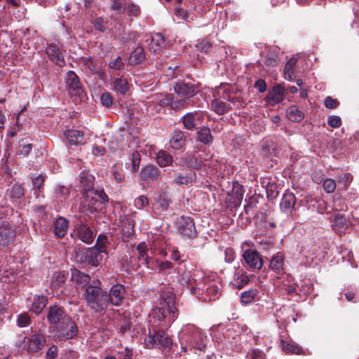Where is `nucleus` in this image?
Returning a JSON list of instances; mask_svg holds the SVG:
<instances>
[{"label":"nucleus","instance_id":"f257e3e1","mask_svg":"<svg viewBox=\"0 0 359 359\" xmlns=\"http://www.w3.org/2000/svg\"><path fill=\"white\" fill-rule=\"evenodd\" d=\"M82 299L86 301L87 306L93 312L100 313L109 306L107 292L102 288L100 281H95V285L88 286L82 292Z\"/></svg>","mask_w":359,"mask_h":359},{"label":"nucleus","instance_id":"f03ea898","mask_svg":"<svg viewBox=\"0 0 359 359\" xmlns=\"http://www.w3.org/2000/svg\"><path fill=\"white\" fill-rule=\"evenodd\" d=\"M160 306L153 310L154 318L160 322L158 327H168L177 318L175 298L171 294H164L159 303Z\"/></svg>","mask_w":359,"mask_h":359},{"label":"nucleus","instance_id":"7ed1b4c3","mask_svg":"<svg viewBox=\"0 0 359 359\" xmlns=\"http://www.w3.org/2000/svg\"><path fill=\"white\" fill-rule=\"evenodd\" d=\"M165 328L155 325H151L149 328V335L144 339L146 345L149 347L155 344L164 348H170L172 344V340L165 331Z\"/></svg>","mask_w":359,"mask_h":359},{"label":"nucleus","instance_id":"20e7f679","mask_svg":"<svg viewBox=\"0 0 359 359\" xmlns=\"http://www.w3.org/2000/svg\"><path fill=\"white\" fill-rule=\"evenodd\" d=\"M83 195L88 210L90 213L101 212L108 201V197L103 190L93 189L86 191Z\"/></svg>","mask_w":359,"mask_h":359},{"label":"nucleus","instance_id":"39448f33","mask_svg":"<svg viewBox=\"0 0 359 359\" xmlns=\"http://www.w3.org/2000/svg\"><path fill=\"white\" fill-rule=\"evenodd\" d=\"M75 258L78 262L86 263L93 266L99 265L102 259V255L97 248L92 247L81 250L80 245L76 246L74 249Z\"/></svg>","mask_w":359,"mask_h":359},{"label":"nucleus","instance_id":"423d86ee","mask_svg":"<svg viewBox=\"0 0 359 359\" xmlns=\"http://www.w3.org/2000/svg\"><path fill=\"white\" fill-rule=\"evenodd\" d=\"M25 343V348L29 355H34L39 353L44 347L46 343L45 336L38 330H32L27 337Z\"/></svg>","mask_w":359,"mask_h":359},{"label":"nucleus","instance_id":"0eeeda50","mask_svg":"<svg viewBox=\"0 0 359 359\" xmlns=\"http://www.w3.org/2000/svg\"><path fill=\"white\" fill-rule=\"evenodd\" d=\"M53 329L58 333L57 338L60 341L74 339L78 334L77 325L69 317Z\"/></svg>","mask_w":359,"mask_h":359},{"label":"nucleus","instance_id":"6e6552de","mask_svg":"<svg viewBox=\"0 0 359 359\" xmlns=\"http://www.w3.org/2000/svg\"><path fill=\"white\" fill-rule=\"evenodd\" d=\"M70 236L74 240H80L88 245L91 244L95 238V234L91 228L82 221L74 225Z\"/></svg>","mask_w":359,"mask_h":359},{"label":"nucleus","instance_id":"1a4fd4ad","mask_svg":"<svg viewBox=\"0 0 359 359\" xmlns=\"http://www.w3.org/2000/svg\"><path fill=\"white\" fill-rule=\"evenodd\" d=\"M203 119V112L198 110L186 113L180 118L179 123H182L184 129L193 131L202 124Z\"/></svg>","mask_w":359,"mask_h":359},{"label":"nucleus","instance_id":"9d476101","mask_svg":"<svg viewBox=\"0 0 359 359\" xmlns=\"http://www.w3.org/2000/svg\"><path fill=\"white\" fill-rule=\"evenodd\" d=\"M179 283L193 295H199L201 294L200 291L203 290L199 286L201 283L196 279V275L189 271H186L182 273L179 278Z\"/></svg>","mask_w":359,"mask_h":359},{"label":"nucleus","instance_id":"9b49d317","mask_svg":"<svg viewBox=\"0 0 359 359\" xmlns=\"http://www.w3.org/2000/svg\"><path fill=\"white\" fill-rule=\"evenodd\" d=\"M180 233L189 239L196 237L197 232L194 219L189 217H181L177 222Z\"/></svg>","mask_w":359,"mask_h":359},{"label":"nucleus","instance_id":"f8f14e48","mask_svg":"<svg viewBox=\"0 0 359 359\" xmlns=\"http://www.w3.org/2000/svg\"><path fill=\"white\" fill-rule=\"evenodd\" d=\"M242 257L245 264L252 270H259L263 266V260L257 250H246Z\"/></svg>","mask_w":359,"mask_h":359},{"label":"nucleus","instance_id":"ddd939ff","mask_svg":"<svg viewBox=\"0 0 359 359\" xmlns=\"http://www.w3.org/2000/svg\"><path fill=\"white\" fill-rule=\"evenodd\" d=\"M68 317L63 308L60 306H50L48 309L47 320L53 328L61 323Z\"/></svg>","mask_w":359,"mask_h":359},{"label":"nucleus","instance_id":"4468645a","mask_svg":"<svg viewBox=\"0 0 359 359\" xmlns=\"http://www.w3.org/2000/svg\"><path fill=\"white\" fill-rule=\"evenodd\" d=\"M174 91L180 97L191 99L196 95L198 90L195 84L185 82H178L173 86Z\"/></svg>","mask_w":359,"mask_h":359},{"label":"nucleus","instance_id":"2eb2a0df","mask_svg":"<svg viewBox=\"0 0 359 359\" xmlns=\"http://www.w3.org/2000/svg\"><path fill=\"white\" fill-rule=\"evenodd\" d=\"M184 340L189 342L191 347L195 348L199 351H203L206 346L203 334L198 328L193 327L191 332L184 335Z\"/></svg>","mask_w":359,"mask_h":359},{"label":"nucleus","instance_id":"dca6fc26","mask_svg":"<svg viewBox=\"0 0 359 359\" xmlns=\"http://www.w3.org/2000/svg\"><path fill=\"white\" fill-rule=\"evenodd\" d=\"M72 279L76 283L81 289L85 291L88 286H93L95 285V281H100L97 279L91 280L89 275L80 271L76 269L72 270Z\"/></svg>","mask_w":359,"mask_h":359},{"label":"nucleus","instance_id":"f3484780","mask_svg":"<svg viewBox=\"0 0 359 359\" xmlns=\"http://www.w3.org/2000/svg\"><path fill=\"white\" fill-rule=\"evenodd\" d=\"M126 288L121 284L114 285L109 292H107L109 305L120 306L125 297Z\"/></svg>","mask_w":359,"mask_h":359},{"label":"nucleus","instance_id":"a211bd4d","mask_svg":"<svg viewBox=\"0 0 359 359\" xmlns=\"http://www.w3.org/2000/svg\"><path fill=\"white\" fill-rule=\"evenodd\" d=\"M297 199L294 194L290 191H286L281 199L280 208L282 212L291 215L293 211L297 210Z\"/></svg>","mask_w":359,"mask_h":359},{"label":"nucleus","instance_id":"6ab92c4d","mask_svg":"<svg viewBox=\"0 0 359 359\" xmlns=\"http://www.w3.org/2000/svg\"><path fill=\"white\" fill-rule=\"evenodd\" d=\"M65 82L70 93L80 95L83 93L79 76L73 71L67 72Z\"/></svg>","mask_w":359,"mask_h":359},{"label":"nucleus","instance_id":"aec40b11","mask_svg":"<svg viewBox=\"0 0 359 359\" xmlns=\"http://www.w3.org/2000/svg\"><path fill=\"white\" fill-rule=\"evenodd\" d=\"M285 97V89L281 84L275 85L266 97V102L273 104L282 102Z\"/></svg>","mask_w":359,"mask_h":359},{"label":"nucleus","instance_id":"412c9836","mask_svg":"<svg viewBox=\"0 0 359 359\" xmlns=\"http://www.w3.org/2000/svg\"><path fill=\"white\" fill-rule=\"evenodd\" d=\"M15 236V231L8 222H3L0 224V245H8L13 242Z\"/></svg>","mask_w":359,"mask_h":359},{"label":"nucleus","instance_id":"4be33fe9","mask_svg":"<svg viewBox=\"0 0 359 359\" xmlns=\"http://www.w3.org/2000/svg\"><path fill=\"white\" fill-rule=\"evenodd\" d=\"M46 53L50 60L56 65L63 67L65 65L63 54L58 46L50 45L46 48Z\"/></svg>","mask_w":359,"mask_h":359},{"label":"nucleus","instance_id":"5701e85b","mask_svg":"<svg viewBox=\"0 0 359 359\" xmlns=\"http://www.w3.org/2000/svg\"><path fill=\"white\" fill-rule=\"evenodd\" d=\"M69 221L63 217H58L53 222V233L57 238H64L67 233Z\"/></svg>","mask_w":359,"mask_h":359},{"label":"nucleus","instance_id":"b1692460","mask_svg":"<svg viewBox=\"0 0 359 359\" xmlns=\"http://www.w3.org/2000/svg\"><path fill=\"white\" fill-rule=\"evenodd\" d=\"M160 170L154 165H147L143 167L140 173V177L143 181H156L160 176Z\"/></svg>","mask_w":359,"mask_h":359},{"label":"nucleus","instance_id":"393cba45","mask_svg":"<svg viewBox=\"0 0 359 359\" xmlns=\"http://www.w3.org/2000/svg\"><path fill=\"white\" fill-rule=\"evenodd\" d=\"M261 154L263 156H276L279 152L278 144L273 140H264L260 142Z\"/></svg>","mask_w":359,"mask_h":359},{"label":"nucleus","instance_id":"a878e982","mask_svg":"<svg viewBox=\"0 0 359 359\" xmlns=\"http://www.w3.org/2000/svg\"><path fill=\"white\" fill-rule=\"evenodd\" d=\"M196 133V141L201 142L204 145H210L212 143L213 137L210 129L206 126L198 128Z\"/></svg>","mask_w":359,"mask_h":359},{"label":"nucleus","instance_id":"bb28decb","mask_svg":"<svg viewBox=\"0 0 359 359\" xmlns=\"http://www.w3.org/2000/svg\"><path fill=\"white\" fill-rule=\"evenodd\" d=\"M31 184L34 190V194L38 198L39 193L43 189V184L46 180V176L43 174L31 173L29 175Z\"/></svg>","mask_w":359,"mask_h":359},{"label":"nucleus","instance_id":"cd10ccee","mask_svg":"<svg viewBox=\"0 0 359 359\" xmlns=\"http://www.w3.org/2000/svg\"><path fill=\"white\" fill-rule=\"evenodd\" d=\"M94 176L90 173L88 170H83L80 173L79 182L81 187L83 189L84 193L86 191L93 189L94 187Z\"/></svg>","mask_w":359,"mask_h":359},{"label":"nucleus","instance_id":"c85d7f7f","mask_svg":"<svg viewBox=\"0 0 359 359\" xmlns=\"http://www.w3.org/2000/svg\"><path fill=\"white\" fill-rule=\"evenodd\" d=\"M264 201V198L261 195H253L250 196L248 201L247 204L244 206L245 213L246 215L252 214L253 211L257 208V205Z\"/></svg>","mask_w":359,"mask_h":359},{"label":"nucleus","instance_id":"c756f323","mask_svg":"<svg viewBox=\"0 0 359 359\" xmlns=\"http://www.w3.org/2000/svg\"><path fill=\"white\" fill-rule=\"evenodd\" d=\"M145 60V53L144 49L141 46H137L131 52L128 58V65L131 66L137 65L142 63Z\"/></svg>","mask_w":359,"mask_h":359},{"label":"nucleus","instance_id":"7c9ffc66","mask_svg":"<svg viewBox=\"0 0 359 359\" xmlns=\"http://www.w3.org/2000/svg\"><path fill=\"white\" fill-rule=\"evenodd\" d=\"M47 302L48 300L46 297L43 295H35L33 301L31 302L30 310L36 314H39L46 306Z\"/></svg>","mask_w":359,"mask_h":359},{"label":"nucleus","instance_id":"2f4dec72","mask_svg":"<svg viewBox=\"0 0 359 359\" xmlns=\"http://www.w3.org/2000/svg\"><path fill=\"white\" fill-rule=\"evenodd\" d=\"M184 142L185 136L183 131L176 130L172 133V137L170 140V144L172 149H180L184 144Z\"/></svg>","mask_w":359,"mask_h":359},{"label":"nucleus","instance_id":"473e14b6","mask_svg":"<svg viewBox=\"0 0 359 359\" xmlns=\"http://www.w3.org/2000/svg\"><path fill=\"white\" fill-rule=\"evenodd\" d=\"M196 180V174L194 172H189L184 175L182 174H176L172 182L177 185H188Z\"/></svg>","mask_w":359,"mask_h":359},{"label":"nucleus","instance_id":"72a5a7b5","mask_svg":"<svg viewBox=\"0 0 359 359\" xmlns=\"http://www.w3.org/2000/svg\"><path fill=\"white\" fill-rule=\"evenodd\" d=\"M65 135L70 144H79L83 142V133L80 130H67Z\"/></svg>","mask_w":359,"mask_h":359},{"label":"nucleus","instance_id":"f704fd0d","mask_svg":"<svg viewBox=\"0 0 359 359\" xmlns=\"http://www.w3.org/2000/svg\"><path fill=\"white\" fill-rule=\"evenodd\" d=\"M240 299L241 302L243 304H250L259 299V291L255 288L244 291L241 294Z\"/></svg>","mask_w":359,"mask_h":359},{"label":"nucleus","instance_id":"c9c22d12","mask_svg":"<svg viewBox=\"0 0 359 359\" xmlns=\"http://www.w3.org/2000/svg\"><path fill=\"white\" fill-rule=\"evenodd\" d=\"M211 108L217 114L222 115L229 111L231 106L224 101L215 99L211 103Z\"/></svg>","mask_w":359,"mask_h":359},{"label":"nucleus","instance_id":"e433bc0d","mask_svg":"<svg viewBox=\"0 0 359 359\" xmlns=\"http://www.w3.org/2000/svg\"><path fill=\"white\" fill-rule=\"evenodd\" d=\"M283 256L280 253H277L271 259L269 267L277 273H281L283 271Z\"/></svg>","mask_w":359,"mask_h":359},{"label":"nucleus","instance_id":"4c0bfd02","mask_svg":"<svg viewBox=\"0 0 359 359\" xmlns=\"http://www.w3.org/2000/svg\"><path fill=\"white\" fill-rule=\"evenodd\" d=\"M172 161V156L166 151L161 150L156 154V162L161 167L170 165Z\"/></svg>","mask_w":359,"mask_h":359},{"label":"nucleus","instance_id":"58836bf2","mask_svg":"<svg viewBox=\"0 0 359 359\" xmlns=\"http://www.w3.org/2000/svg\"><path fill=\"white\" fill-rule=\"evenodd\" d=\"M183 164H185L187 167L194 169H200L202 165V161L198 157L194 155H189L182 159Z\"/></svg>","mask_w":359,"mask_h":359},{"label":"nucleus","instance_id":"ea45409f","mask_svg":"<svg viewBox=\"0 0 359 359\" xmlns=\"http://www.w3.org/2000/svg\"><path fill=\"white\" fill-rule=\"evenodd\" d=\"M287 118L293 122H299L304 118V114L294 105L287 110Z\"/></svg>","mask_w":359,"mask_h":359},{"label":"nucleus","instance_id":"a19ab883","mask_svg":"<svg viewBox=\"0 0 359 359\" xmlns=\"http://www.w3.org/2000/svg\"><path fill=\"white\" fill-rule=\"evenodd\" d=\"M132 322L129 317L126 316H123L119 320V322L117 325V329L118 332L121 334H125L126 333L130 331Z\"/></svg>","mask_w":359,"mask_h":359},{"label":"nucleus","instance_id":"79ce46f5","mask_svg":"<svg viewBox=\"0 0 359 359\" xmlns=\"http://www.w3.org/2000/svg\"><path fill=\"white\" fill-rule=\"evenodd\" d=\"M189 106H194L192 100L188 99L187 97H182L180 100H174V103L172 105V109L175 110V111H179L187 108Z\"/></svg>","mask_w":359,"mask_h":359},{"label":"nucleus","instance_id":"37998d69","mask_svg":"<svg viewBox=\"0 0 359 359\" xmlns=\"http://www.w3.org/2000/svg\"><path fill=\"white\" fill-rule=\"evenodd\" d=\"M128 81L126 79L116 78L114 81V90L122 95L126 93L128 90Z\"/></svg>","mask_w":359,"mask_h":359},{"label":"nucleus","instance_id":"c03bdc74","mask_svg":"<svg viewBox=\"0 0 359 359\" xmlns=\"http://www.w3.org/2000/svg\"><path fill=\"white\" fill-rule=\"evenodd\" d=\"M282 348L287 353H292V354H300L302 352V348L295 344L294 343H287L281 341Z\"/></svg>","mask_w":359,"mask_h":359},{"label":"nucleus","instance_id":"a18cd8bd","mask_svg":"<svg viewBox=\"0 0 359 359\" xmlns=\"http://www.w3.org/2000/svg\"><path fill=\"white\" fill-rule=\"evenodd\" d=\"M65 280L66 274L65 272H55L53 276L51 286L54 289L59 288L65 283Z\"/></svg>","mask_w":359,"mask_h":359},{"label":"nucleus","instance_id":"49530a36","mask_svg":"<svg viewBox=\"0 0 359 359\" xmlns=\"http://www.w3.org/2000/svg\"><path fill=\"white\" fill-rule=\"evenodd\" d=\"M332 226L334 229H345L347 227V219L344 215L337 214L334 216Z\"/></svg>","mask_w":359,"mask_h":359},{"label":"nucleus","instance_id":"de8ad7c7","mask_svg":"<svg viewBox=\"0 0 359 359\" xmlns=\"http://www.w3.org/2000/svg\"><path fill=\"white\" fill-rule=\"evenodd\" d=\"M170 203H171L170 198L169 197V196L167 194L163 192L159 195L157 203H158V208L162 211L167 210Z\"/></svg>","mask_w":359,"mask_h":359},{"label":"nucleus","instance_id":"09e8293b","mask_svg":"<svg viewBox=\"0 0 359 359\" xmlns=\"http://www.w3.org/2000/svg\"><path fill=\"white\" fill-rule=\"evenodd\" d=\"M109 244L107 236L104 234H100L97 236L95 248H97L100 252L106 253V248Z\"/></svg>","mask_w":359,"mask_h":359},{"label":"nucleus","instance_id":"8fccbe9b","mask_svg":"<svg viewBox=\"0 0 359 359\" xmlns=\"http://www.w3.org/2000/svg\"><path fill=\"white\" fill-rule=\"evenodd\" d=\"M138 252L137 258L139 260H142V264L149 265V257L147 255V246L144 243H141L137 248Z\"/></svg>","mask_w":359,"mask_h":359},{"label":"nucleus","instance_id":"3c124183","mask_svg":"<svg viewBox=\"0 0 359 359\" xmlns=\"http://www.w3.org/2000/svg\"><path fill=\"white\" fill-rule=\"evenodd\" d=\"M235 276H237V278L234 279L233 285L238 289L243 288L250 280L248 276L244 274L240 275L239 272L236 273Z\"/></svg>","mask_w":359,"mask_h":359},{"label":"nucleus","instance_id":"603ef678","mask_svg":"<svg viewBox=\"0 0 359 359\" xmlns=\"http://www.w3.org/2000/svg\"><path fill=\"white\" fill-rule=\"evenodd\" d=\"M151 41L152 43H154L155 46L159 48L160 50L166 47L168 43L161 33H156L152 36Z\"/></svg>","mask_w":359,"mask_h":359},{"label":"nucleus","instance_id":"864d4df0","mask_svg":"<svg viewBox=\"0 0 359 359\" xmlns=\"http://www.w3.org/2000/svg\"><path fill=\"white\" fill-rule=\"evenodd\" d=\"M333 203L334 208L337 211H346L348 209V206L345 203L344 199L341 198L340 196H334Z\"/></svg>","mask_w":359,"mask_h":359},{"label":"nucleus","instance_id":"5fc2aeb1","mask_svg":"<svg viewBox=\"0 0 359 359\" xmlns=\"http://www.w3.org/2000/svg\"><path fill=\"white\" fill-rule=\"evenodd\" d=\"M244 191L245 190L243 187L238 182H235L233 183L232 192L229 196L233 198H243Z\"/></svg>","mask_w":359,"mask_h":359},{"label":"nucleus","instance_id":"6e6d98bb","mask_svg":"<svg viewBox=\"0 0 359 359\" xmlns=\"http://www.w3.org/2000/svg\"><path fill=\"white\" fill-rule=\"evenodd\" d=\"M353 180V176L350 173H342L338 177V183L342 186L344 189H346L348 186Z\"/></svg>","mask_w":359,"mask_h":359},{"label":"nucleus","instance_id":"4d7b16f0","mask_svg":"<svg viewBox=\"0 0 359 359\" xmlns=\"http://www.w3.org/2000/svg\"><path fill=\"white\" fill-rule=\"evenodd\" d=\"M174 97L173 94H165L163 97L158 101L159 106L162 107H170L172 109V105L174 103Z\"/></svg>","mask_w":359,"mask_h":359},{"label":"nucleus","instance_id":"13d9d810","mask_svg":"<svg viewBox=\"0 0 359 359\" xmlns=\"http://www.w3.org/2000/svg\"><path fill=\"white\" fill-rule=\"evenodd\" d=\"M323 187L327 193H333L337 187L336 182L331 178H327L323 181Z\"/></svg>","mask_w":359,"mask_h":359},{"label":"nucleus","instance_id":"bf43d9fd","mask_svg":"<svg viewBox=\"0 0 359 359\" xmlns=\"http://www.w3.org/2000/svg\"><path fill=\"white\" fill-rule=\"evenodd\" d=\"M175 15L187 22H191L194 18V15L191 16L188 12H184V10L180 7L175 8Z\"/></svg>","mask_w":359,"mask_h":359},{"label":"nucleus","instance_id":"052dcab7","mask_svg":"<svg viewBox=\"0 0 359 359\" xmlns=\"http://www.w3.org/2000/svg\"><path fill=\"white\" fill-rule=\"evenodd\" d=\"M132 171L133 172H136L138 170L140 163L141 161V155L137 151L133 152L132 154Z\"/></svg>","mask_w":359,"mask_h":359},{"label":"nucleus","instance_id":"680f3d73","mask_svg":"<svg viewBox=\"0 0 359 359\" xmlns=\"http://www.w3.org/2000/svg\"><path fill=\"white\" fill-rule=\"evenodd\" d=\"M108 65L110 69L115 70H122L124 68V63L120 56L109 62Z\"/></svg>","mask_w":359,"mask_h":359},{"label":"nucleus","instance_id":"e2e57ef3","mask_svg":"<svg viewBox=\"0 0 359 359\" xmlns=\"http://www.w3.org/2000/svg\"><path fill=\"white\" fill-rule=\"evenodd\" d=\"M196 47L198 50L205 53H208L212 48L210 43L206 39L200 41L196 45Z\"/></svg>","mask_w":359,"mask_h":359},{"label":"nucleus","instance_id":"0e129e2a","mask_svg":"<svg viewBox=\"0 0 359 359\" xmlns=\"http://www.w3.org/2000/svg\"><path fill=\"white\" fill-rule=\"evenodd\" d=\"M247 359H266L265 354L259 349H253L248 353Z\"/></svg>","mask_w":359,"mask_h":359},{"label":"nucleus","instance_id":"69168bd1","mask_svg":"<svg viewBox=\"0 0 359 359\" xmlns=\"http://www.w3.org/2000/svg\"><path fill=\"white\" fill-rule=\"evenodd\" d=\"M100 102L102 105L109 107L112 105V97L109 93H104L100 96Z\"/></svg>","mask_w":359,"mask_h":359},{"label":"nucleus","instance_id":"338daca9","mask_svg":"<svg viewBox=\"0 0 359 359\" xmlns=\"http://www.w3.org/2000/svg\"><path fill=\"white\" fill-rule=\"evenodd\" d=\"M11 196L19 199L22 196V187L20 185L15 184L11 190Z\"/></svg>","mask_w":359,"mask_h":359},{"label":"nucleus","instance_id":"774afa93","mask_svg":"<svg viewBox=\"0 0 359 359\" xmlns=\"http://www.w3.org/2000/svg\"><path fill=\"white\" fill-rule=\"evenodd\" d=\"M58 355V348L55 345L51 346L46 355V359H56Z\"/></svg>","mask_w":359,"mask_h":359}]
</instances>
